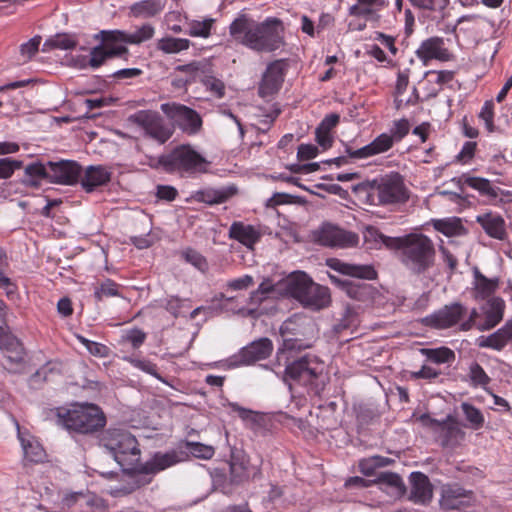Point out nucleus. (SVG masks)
I'll return each mask as SVG.
<instances>
[{"instance_id": "f257e3e1", "label": "nucleus", "mask_w": 512, "mask_h": 512, "mask_svg": "<svg viewBox=\"0 0 512 512\" xmlns=\"http://www.w3.org/2000/svg\"><path fill=\"white\" fill-rule=\"evenodd\" d=\"M99 445L113 457L122 468L120 484L110 488L113 497L132 493L150 481L148 477L160 470L157 456L153 462L140 463V449L136 438L124 429H107L99 439Z\"/></svg>"}, {"instance_id": "f03ea898", "label": "nucleus", "mask_w": 512, "mask_h": 512, "mask_svg": "<svg viewBox=\"0 0 512 512\" xmlns=\"http://www.w3.org/2000/svg\"><path fill=\"white\" fill-rule=\"evenodd\" d=\"M283 33V23L276 17L257 22L246 14H240L229 25L231 39L257 53L278 50L284 45Z\"/></svg>"}, {"instance_id": "7ed1b4c3", "label": "nucleus", "mask_w": 512, "mask_h": 512, "mask_svg": "<svg viewBox=\"0 0 512 512\" xmlns=\"http://www.w3.org/2000/svg\"><path fill=\"white\" fill-rule=\"evenodd\" d=\"M357 190L366 194L367 202L371 205H396L409 199V191L403 176L398 172L380 175L373 180L361 183Z\"/></svg>"}, {"instance_id": "20e7f679", "label": "nucleus", "mask_w": 512, "mask_h": 512, "mask_svg": "<svg viewBox=\"0 0 512 512\" xmlns=\"http://www.w3.org/2000/svg\"><path fill=\"white\" fill-rule=\"evenodd\" d=\"M56 415L59 425L82 434L93 433L106 423L100 408L88 403L74 404L69 409H59Z\"/></svg>"}, {"instance_id": "39448f33", "label": "nucleus", "mask_w": 512, "mask_h": 512, "mask_svg": "<svg viewBox=\"0 0 512 512\" xmlns=\"http://www.w3.org/2000/svg\"><path fill=\"white\" fill-rule=\"evenodd\" d=\"M436 260L433 241L422 233H410L400 261L412 274L421 275L431 269Z\"/></svg>"}, {"instance_id": "423d86ee", "label": "nucleus", "mask_w": 512, "mask_h": 512, "mask_svg": "<svg viewBox=\"0 0 512 512\" xmlns=\"http://www.w3.org/2000/svg\"><path fill=\"white\" fill-rule=\"evenodd\" d=\"M162 113L171 123L162 124V144L173 135L176 127L189 136L198 134L202 129L203 121L200 114L186 105L176 102L165 103L162 104Z\"/></svg>"}, {"instance_id": "0eeeda50", "label": "nucleus", "mask_w": 512, "mask_h": 512, "mask_svg": "<svg viewBox=\"0 0 512 512\" xmlns=\"http://www.w3.org/2000/svg\"><path fill=\"white\" fill-rule=\"evenodd\" d=\"M208 165L209 162L189 144L179 145L162 155V169L167 172L204 173Z\"/></svg>"}, {"instance_id": "6e6552de", "label": "nucleus", "mask_w": 512, "mask_h": 512, "mask_svg": "<svg viewBox=\"0 0 512 512\" xmlns=\"http://www.w3.org/2000/svg\"><path fill=\"white\" fill-rule=\"evenodd\" d=\"M325 364L317 356L306 354L285 367V380L290 379L301 385L310 386L315 390L323 384Z\"/></svg>"}, {"instance_id": "1a4fd4ad", "label": "nucleus", "mask_w": 512, "mask_h": 512, "mask_svg": "<svg viewBox=\"0 0 512 512\" xmlns=\"http://www.w3.org/2000/svg\"><path fill=\"white\" fill-rule=\"evenodd\" d=\"M315 239L322 246L342 249L355 247L359 242V236L355 232L330 223L323 224L315 232Z\"/></svg>"}, {"instance_id": "9d476101", "label": "nucleus", "mask_w": 512, "mask_h": 512, "mask_svg": "<svg viewBox=\"0 0 512 512\" xmlns=\"http://www.w3.org/2000/svg\"><path fill=\"white\" fill-rule=\"evenodd\" d=\"M467 314V308L459 303H451L445 305L441 309L423 318L422 322L425 326L433 329H448L460 324Z\"/></svg>"}, {"instance_id": "9b49d317", "label": "nucleus", "mask_w": 512, "mask_h": 512, "mask_svg": "<svg viewBox=\"0 0 512 512\" xmlns=\"http://www.w3.org/2000/svg\"><path fill=\"white\" fill-rule=\"evenodd\" d=\"M0 350L10 364L9 369L17 372L24 363L26 351L22 342L11 331L8 323H0Z\"/></svg>"}, {"instance_id": "f8f14e48", "label": "nucleus", "mask_w": 512, "mask_h": 512, "mask_svg": "<svg viewBox=\"0 0 512 512\" xmlns=\"http://www.w3.org/2000/svg\"><path fill=\"white\" fill-rule=\"evenodd\" d=\"M440 505L443 509L454 512H475L473 493L457 485L443 488Z\"/></svg>"}, {"instance_id": "ddd939ff", "label": "nucleus", "mask_w": 512, "mask_h": 512, "mask_svg": "<svg viewBox=\"0 0 512 512\" xmlns=\"http://www.w3.org/2000/svg\"><path fill=\"white\" fill-rule=\"evenodd\" d=\"M419 421L424 427L439 434L443 446H449L454 440L464 436L457 420L451 415H448L444 420H437L428 414H423L419 417Z\"/></svg>"}, {"instance_id": "4468645a", "label": "nucleus", "mask_w": 512, "mask_h": 512, "mask_svg": "<svg viewBox=\"0 0 512 512\" xmlns=\"http://www.w3.org/2000/svg\"><path fill=\"white\" fill-rule=\"evenodd\" d=\"M330 279L339 286L349 298L362 303L364 306L374 304L376 297L379 296V291L371 284L341 280L333 275H330Z\"/></svg>"}, {"instance_id": "2eb2a0df", "label": "nucleus", "mask_w": 512, "mask_h": 512, "mask_svg": "<svg viewBox=\"0 0 512 512\" xmlns=\"http://www.w3.org/2000/svg\"><path fill=\"white\" fill-rule=\"evenodd\" d=\"M415 54L424 65L432 60L448 61L451 57L444 38L438 36L422 41Z\"/></svg>"}, {"instance_id": "dca6fc26", "label": "nucleus", "mask_w": 512, "mask_h": 512, "mask_svg": "<svg viewBox=\"0 0 512 512\" xmlns=\"http://www.w3.org/2000/svg\"><path fill=\"white\" fill-rule=\"evenodd\" d=\"M81 176V167L74 161H49L48 180L51 183L73 185Z\"/></svg>"}, {"instance_id": "f3484780", "label": "nucleus", "mask_w": 512, "mask_h": 512, "mask_svg": "<svg viewBox=\"0 0 512 512\" xmlns=\"http://www.w3.org/2000/svg\"><path fill=\"white\" fill-rule=\"evenodd\" d=\"M394 146L393 137L388 133L378 135L371 143L354 149L350 146L345 147L347 153L353 159H367L389 151Z\"/></svg>"}, {"instance_id": "a211bd4d", "label": "nucleus", "mask_w": 512, "mask_h": 512, "mask_svg": "<svg viewBox=\"0 0 512 512\" xmlns=\"http://www.w3.org/2000/svg\"><path fill=\"white\" fill-rule=\"evenodd\" d=\"M228 237L254 250V246L261 240L262 232L259 227L246 224L242 221H234L228 231Z\"/></svg>"}, {"instance_id": "6ab92c4d", "label": "nucleus", "mask_w": 512, "mask_h": 512, "mask_svg": "<svg viewBox=\"0 0 512 512\" xmlns=\"http://www.w3.org/2000/svg\"><path fill=\"white\" fill-rule=\"evenodd\" d=\"M476 223L493 239L504 241L508 238L505 219L497 212L488 211L477 215Z\"/></svg>"}, {"instance_id": "aec40b11", "label": "nucleus", "mask_w": 512, "mask_h": 512, "mask_svg": "<svg viewBox=\"0 0 512 512\" xmlns=\"http://www.w3.org/2000/svg\"><path fill=\"white\" fill-rule=\"evenodd\" d=\"M327 265L334 271L358 279L374 280L377 278V271L372 265L368 264H352L344 262L337 258L327 261Z\"/></svg>"}, {"instance_id": "412c9836", "label": "nucleus", "mask_w": 512, "mask_h": 512, "mask_svg": "<svg viewBox=\"0 0 512 512\" xmlns=\"http://www.w3.org/2000/svg\"><path fill=\"white\" fill-rule=\"evenodd\" d=\"M284 82V70L280 61L268 65L259 86V95L262 98L276 94Z\"/></svg>"}, {"instance_id": "4be33fe9", "label": "nucleus", "mask_w": 512, "mask_h": 512, "mask_svg": "<svg viewBox=\"0 0 512 512\" xmlns=\"http://www.w3.org/2000/svg\"><path fill=\"white\" fill-rule=\"evenodd\" d=\"M273 351V343L269 338H260L243 347L239 352L240 363L252 364L267 359Z\"/></svg>"}, {"instance_id": "5701e85b", "label": "nucleus", "mask_w": 512, "mask_h": 512, "mask_svg": "<svg viewBox=\"0 0 512 512\" xmlns=\"http://www.w3.org/2000/svg\"><path fill=\"white\" fill-rule=\"evenodd\" d=\"M411 491L409 499L415 504L426 505L433 497V487L429 478L422 472L410 475Z\"/></svg>"}, {"instance_id": "b1692460", "label": "nucleus", "mask_w": 512, "mask_h": 512, "mask_svg": "<svg viewBox=\"0 0 512 512\" xmlns=\"http://www.w3.org/2000/svg\"><path fill=\"white\" fill-rule=\"evenodd\" d=\"M96 38L101 39V44L103 47H105L107 52H114L109 53L112 58L128 53V49L125 46L126 44H130L128 42L127 32L120 30H103L96 35Z\"/></svg>"}, {"instance_id": "393cba45", "label": "nucleus", "mask_w": 512, "mask_h": 512, "mask_svg": "<svg viewBox=\"0 0 512 512\" xmlns=\"http://www.w3.org/2000/svg\"><path fill=\"white\" fill-rule=\"evenodd\" d=\"M512 341V318L504 326L488 336H480L477 345L480 348H488L502 351Z\"/></svg>"}, {"instance_id": "a878e982", "label": "nucleus", "mask_w": 512, "mask_h": 512, "mask_svg": "<svg viewBox=\"0 0 512 512\" xmlns=\"http://www.w3.org/2000/svg\"><path fill=\"white\" fill-rule=\"evenodd\" d=\"M385 7V0H356V3L349 7L348 13L365 21H377L380 18V11Z\"/></svg>"}, {"instance_id": "bb28decb", "label": "nucleus", "mask_w": 512, "mask_h": 512, "mask_svg": "<svg viewBox=\"0 0 512 512\" xmlns=\"http://www.w3.org/2000/svg\"><path fill=\"white\" fill-rule=\"evenodd\" d=\"M229 467L232 484H241L250 478V460L243 451H232Z\"/></svg>"}, {"instance_id": "cd10ccee", "label": "nucleus", "mask_w": 512, "mask_h": 512, "mask_svg": "<svg viewBox=\"0 0 512 512\" xmlns=\"http://www.w3.org/2000/svg\"><path fill=\"white\" fill-rule=\"evenodd\" d=\"M330 300L329 289L312 281L299 302L304 307L312 310H320L327 307L330 304Z\"/></svg>"}, {"instance_id": "c85d7f7f", "label": "nucleus", "mask_w": 512, "mask_h": 512, "mask_svg": "<svg viewBox=\"0 0 512 512\" xmlns=\"http://www.w3.org/2000/svg\"><path fill=\"white\" fill-rule=\"evenodd\" d=\"M130 120L141 127L146 135L160 141V117L156 111H138L130 116Z\"/></svg>"}, {"instance_id": "c756f323", "label": "nucleus", "mask_w": 512, "mask_h": 512, "mask_svg": "<svg viewBox=\"0 0 512 512\" xmlns=\"http://www.w3.org/2000/svg\"><path fill=\"white\" fill-rule=\"evenodd\" d=\"M312 283V279L302 271L291 273L285 280L286 292L296 300L300 301L306 293L308 287Z\"/></svg>"}, {"instance_id": "7c9ffc66", "label": "nucleus", "mask_w": 512, "mask_h": 512, "mask_svg": "<svg viewBox=\"0 0 512 512\" xmlns=\"http://www.w3.org/2000/svg\"><path fill=\"white\" fill-rule=\"evenodd\" d=\"M110 180V172L103 166H89L81 177L82 187L91 192L94 188L104 185Z\"/></svg>"}, {"instance_id": "2f4dec72", "label": "nucleus", "mask_w": 512, "mask_h": 512, "mask_svg": "<svg viewBox=\"0 0 512 512\" xmlns=\"http://www.w3.org/2000/svg\"><path fill=\"white\" fill-rule=\"evenodd\" d=\"M489 309L485 313V321L480 330H491L496 327L503 319L505 310V301L500 297H494L489 302Z\"/></svg>"}, {"instance_id": "473e14b6", "label": "nucleus", "mask_w": 512, "mask_h": 512, "mask_svg": "<svg viewBox=\"0 0 512 512\" xmlns=\"http://www.w3.org/2000/svg\"><path fill=\"white\" fill-rule=\"evenodd\" d=\"M474 290L475 298L485 300L489 298L499 285L498 278H487L477 268L474 270Z\"/></svg>"}, {"instance_id": "72a5a7b5", "label": "nucleus", "mask_w": 512, "mask_h": 512, "mask_svg": "<svg viewBox=\"0 0 512 512\" xmlns=\"http://www.w3.org/2000/svg\"><path fill=\"white\" fill-rule=\"evenodd\" d=\"M236 193V189L229 187L226 189H206L197 191L195 199L199 202H204L209 205L222 204Z\"/></svg>"}, {"instance_id": "f704fd0d", "label": "nucleus", "mask_w": 512, "mask_h": 512, "mask_svg": "<svg viewBox=\"0 0 512 512\" xmlns=\"http://www.w3.org/2000/svg\"><path fill=\"white\" fill-rule=\"evenodd\" d=\"M462 182L464 185L479 192L480 195L489 198H497V188L494 187L490 180L477 176L463 175Z\"/></svg>"}, {"instance_id": "c9c22d12", "label": "nucleus", "mask_w": 512, "mask_h": 512, "mask_svg": "<svg viewBox=\"0 0 512 512\" xmlns=\"http://www.w3.org/2000/svg\"><path fill=\"white\" fill-rule=\"evenodd\" d=\"M78 40L75 35L58 33L49 37L43 44L42 51L49 52L53 49L70 50L76 47Z\"/></svg>"}, {"instance_id": "e433bc0d", "label": "nucleus", "mask_w": 512, "mask_h": 512, "mask_svg": "<svg viewBox=\"0 0 512 512\" xmlns=\"http://www.w3.org/2000/svg\"><path fill=\"white\" fill-rule=\"evenodd\" d=\"M420 353L435 364H450L455 360V352L449 347L422 348Z\"/></svg>"}, {"instance_id": "4c0bfd02", "label": "nucleus", "mask_w": 512, "mask_h": 512, "mask_svg": "<svg viewBox=\"0 0 512 512\" xmlns=\"http://www.w3.org/2000/svg\"><path fill=\"white\" fill-rule=\"evenodd\" d=\"M160 10L158 0H142L132 4L129 8V16L135 18H149L155 16Z\"/></svg>"}, {"instance_id": "58836bf2", "label": "nucleus", "mask_w": 512, "mask_h": 512, "mask_svg": "<svg viewBox=\"0 0 512 512\" xmlns=\"http://www.w3.org/2000/svg\"><path fill=\"white\" fill-rule=\"evenodd\" d=\"M394 461L379 455L364 458L359 461V470L365 476H373L377 469L387 467Z\"/></svg>"}, {"instance_id": "ea45409f", "label": "nucleus", "mask_w": 512, "mask_h": 512, "mask_svg": "<svg viewBox=\"0 0 512 512\" xmlns=\"http://www.w3.org/2000/svg\"><path fill=\"white\" fill-rule=\"evenodd\" d=\"M375 482L381 486L391 488L397 495H403L406 491L402 478L394 472H381Z\"/></svg>"}, {"instance_id": "a19ab883", "label": "nucleus", "mask_w": 512, "mask_h": 512, "mask_svg": "<svg viewBox=\"0 0 512 512\" xmlns=\"http://www.w3.org/2000/svg\"><path fill=\"white\" fill-rule=\"evenodd\" d=\"M283 344L282 347L278 349L277 358L281 361L285 358L286 362L289 360V356L287 354L292 353L294 351H301L309 347V345L305 344L303 339L297 336H289L282 337Z\"/></svg>"}, {"instance_id": "79ce46f5", "label": "nucleus", "mask_w": 512, "mask_h": 512, "mask_svg": "<svg viewBox=\"0 0 512 512\" xmlns=\"http://www.w3.org/2000/svg\"><path fill=\"white\" fill-rule=\"evenodd\" d=\"M461 409L469 423V428L479 430L484 426L485 418L480 409L468 402H463Z\"/></svg>"}, {"instance_id": "37998d69", "label": "nucleus", "mask_w": 512, "mask_h": 512, "mask_svg": "<svg viewBox=\"0 0 512 512\" xmlns=\"http://www.w3.org/2000/svg\"><path fill=\"white\" fill-rule=\"evenodd\" d=\"M185 451L188 452V458L192 455L195 458L209 460L215 455V448L200 442L185 441Z\"/></svg>"}, {"instance_id": "c03bdc74", "label": "nucleus", "mask_w": 512, "mask_h": 512, "mask_svg": "<svg viewBox=\"0 0 512 512\" xmlns=\"http://www.w3.org/2000/svg\"><path fill=\"white\" fill-rule=\"evenodd\" d=\"M468 376L473 387H481L488 391L487 386L491 382V378L479 363L473 362L470 365Z\"/></svg>"}, {"instance_id": "a18cd8bd", "label": "nucleus", "mask_w": 512, "mask_h": 512, "mask_svg": "<svg viewBox=\"0 0 512 512\" xmlns=\"http://www.w3.org/2000/svg\"><path fill=\"white\" fill-rule=\"evenodd\" d=\"M181 257L202 273H206L209 269L206 257L193 248L184 249L181 252Z\"/></svg>"}, {"instance_id": "49530a36", "label": "nucleus", "mask_w": 512, "mask_h": 512, "mask_svg": "<svg viewBox=\"0 0 512 512\" xmlns=\"http://www.w3.org/2000/svg\"><path fill=\"white\" fill-rule=\"evenodd\" d=\"M206 65L200 61H193L189 64L179 65L176 70L185 74L186 81L190 84L201 79L205 73Z\"/></svg>"}, {"instance_id": "de8ad7c7", "label": "nucleus", "mask_w": 512, "mask_h": 512, "mask_svg": "<svg viewBox=\"0 0 512 512\" xmlns=\"http://www.w3.org/2000/svg\"><path fill=\"white\" fill-rule=\"evenodd\" d=\"M215 20L207 18L204 20H192L188 23V34L192 37L208 38L211 34Z\"/></svg>"}, {"instance_id": "09e8293b", "label": "nucleus", "mask_w": 512, "mask_h": 512, "mask_svg": "<svg viewBox=\"0 0 512 512\" xmlns=\"http://www.w3.org/2000/svg\"><path fill=\"white\" fill-rule=\"evenodd\" d=\"M478 118L484 122L485 129L488 133H494L496 131V126L494 124L495 104L492 99L484 102L478 114Z\"/></svg>"}, {"instance_id": "8fccbe9b", "label": "nucleus", "mask_w": 512, "mask_h": 512, "mask_svg": "<svg viewBox=\"0 0 512 512\" xmlns=\"http://www.w3.org/2000/svg\"><path fill=\"white\" fill-rule=\"evenodd\" d=\"M146 338V334L137 328L125 329L120 336V344L131 345L133 348L140 347Z\"/></svg>"}, {"instance_id": "3c124183", "label": "nucleus", "mask_w": 512, "mask_h": 512, "mask_svg": "<svg viewBox=\"0 0 512 512\" xmlns=\"http://www.w3.org/2000/svg\"><path fill=\"white\" fill-rule=\"evenodd\" d=\"M94 296L98 301L119 296V285L110 279H106L95 287Z\"/></svg>"}, {"instance_id": "603ef678", "label": "nucleus", "mask_w": 512, "mask_h": 512, "mask_svg": "<svg viewBox=\"0 0 512 512\" xmlns=\"http://www.w3.org/2000/svg\"><path fill=\"white\" fill-rule=\"evenodd\" d=\"M24 457L29 462L38 463L45 458V451L38 442H27L22 439Z\"/></svg>"}, {"instance_id": "864d4df0", "label": "nucleus", "mask_w": 512, "mask_h": 512, "mask_svg": "<svg viewBox=\"0 0 512 512\" xmlns=\"http://www.w3.org/2000/svg\"><path fill=\"white\" fill-rule=\"evenodd\" d=\"M188 460V452L182 446L162 454V471Z\"/></svg>"}, {"instance_id": "5fc2aeb1", "label": "nucleus", "mask_w": 512, "mask_h": 512, "mask_svg": "<svg viewBox=\"0 0 512 512\" xmlns=\"http://www.w3.org/2000/svg\"><path fill=\"white\" fill-rule=\"evenodd\" d=\"M200 80L206 90L216 98H222L225 95V85L220 79L211 75H205L204 73Z\"/></svg>"}, {"instance_id": "6e6d98bb", "label": "nucleus", "mask_w": 512, "mask_h": 512, "mask_svg": "<svg viewBox=\"0 0 512 512\" xmlns=\"http://www.w3.org/2000/svg\"><path fill=\"white\" fill-rule=\"evenodd\" d=\"M190 41L183 38H162V51L166 53H178L188 49Z\"/></svg>"}, {"instance_id": "4d7b16f0", "label": "nucleus", "mask_w": 512, "mask_h": 512, "mask_svg": "<svg viewBox=\"0 0 512 512\" xmlns=\"http://www.w3.org/2000/svg\"><path fill=\"white\" fill-rule=\"evenodd\" d=\"M109 53L110 52H107L102 44L92 48L89 56V67L93 69L99 68L108 59L112 58Z\"/></svg>"}, {"instance_id": "13d9d810", "label": "nucleus", "mask_w": 512, "mask_h": 512, "mask_svg": "<svg viewBox=\"0 0 512 512\" xmlns=\"http://www.w3.org/2000/svg\"><path fill=\"white\" fill-rule=\"evenodd\" d=\"M409 2L419 9L441 12L447 7L449 0H409Z\"/></svg>"}, {"instance_id": "bf43d9fd", "label": "nucleus", "mask_w": 512, "mask_h": 512, "mask_svg": "<svg viewBox=\"0 0 512 512\" xmlns=\"http://www.w3.org/2000/svg\"><path fill=\"white\" fill-rule=\"evenodd\" d=\"M274 290V286L269 280L263 281L257 290L250 295L249 302L252 305H259Z\"/></svg>"}, {"instance_id": "052dcab7", "label": "nucleus", "mask_w": 512, "mask_h": 512, "mask_svg": "<svg viewBox=\"0 0 512 512\" xmlns=\"http://www.w3.org/2000/svg\"><path fill=\"white\" fill-rule=\"evenodd\" d=\"M378 237L381 243L387 248L399 250L401 254L405 250L409 234L400 237H391L379 233Z\"/></svg>"}, {"instance_id": "680f3d73", "label": "nucleus", "mask_w": 512, "mask_h": 512, "mask_svg": "<svg viewBox=\"0 0 512 512\" xmlns=\"http://www.w3.org/2000/svg\"><path fill=\"white\" fill-rule=\"evenodd\" d=\"M154 32L155 30L151 25L145 24L134 33H127L128 42L130 44H139L150 39L154 35Z\"/></svg>"}, {"instance_id": "e2e57ef3", "label": "nucleus", "mask_w": 512, "mask_h": 512, "mask_svg": "<svg viewBox=\"0 0 512 512\" xmlns=\"http://www.w3.org/2000/svg\"><path fill=\"white\" fill-rule=\"evenodd\" d=\"M301 320V317L294 315L293 317H290L284 321L280 327L281 337L303 335V333L298 331L299 321Z\"/></svg>"}, {"instance_id": "0e129e2a", "label": "nucleus", "mask_w": 512, "mask_h": 512, "mask_svg": "<svg viewBox=\"0 0 512 512\" xmlns=\"http://www.w3.org/2000/svg\"><path fill=\"white\" fill-rule=\"evenodd\" d=\"M410 130V124L407 119L396 120L390 131V136L393 137V142H400Z\"/></svg>"}, {"instance_id": "69168bd1", "label": "nucleus", "mask_w": 512, "mask_h": 512, "mask_svg": "<svg viewBox=\"0 0 512 512\" xmlns=\"http://www.w3.org/2000/svg\"><path fill=\"white\" fill-rule=\"evenodd\" d=\"M477 150V143L474 141H467L463 144L460 152L457 154L456 159L462 164H468L475 156Z\"/></svg>"}, {"instance_id": "338daca9", "label": "nucleus", "mask_w": 512, "mask_h": 512, "mask_svg": "<svg viewBox=\"0 0 512 512\" xmlns=\"http://www.w3.org/2000/svg\"><path fill=\"white\" fill-rule=\"evenodd\" d=\"M22 166L21 161L13 160L10 158L0 159V179H7L12 176L16 169Z\"/></svg>"}, {"instance_id": "774afa93", "label": "nucleus", "mask_w": 512, "mask_h": 512, "mask_svg": "<svg viewBox=\"0 0 512 512\" xmlns=\"http://www.w3.org/2000/svg\"><path fill=\"white\" fill-rule=\"evenodd\" d=\"M41 43V37L35 36L31 38L26 43L22 44L20 47L21 56L24 58V61L30 60L38 51L39 45Z\"/></svg>"}]
</instances>
